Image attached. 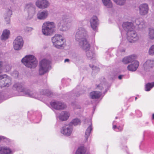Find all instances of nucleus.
<instances>
[{"label": "nucleus", "mask_w": 154, "mask_h": 154, "mask_svg": "<svg viewBox=\"0 0 154 154\" xmlns=\"http://www.w3.org/2000/svg\"><path fill=\"white\" fill-rule=\"evenodd\" d=\"M36 8L35 5L32 3L26 4L24 10L27 14L26 18L27 20L31 19L35 13Z\"/></svg>", "instance_id": "obj_9"}, {"label": "nucleus", "mask_w": 154, "mask_h": 154, "mask_svg": "<svg viewBox=\"0 0 154 154\" xmlns=\"http://www.w3.org/2000/svg\"><path fill=\"white\" fill-rule=\"evenodd\" d=\"M154 64V62L153 60L148 59L144 63L143 65V67L144 70H148L153 66Z\"/></svg>", "instance_id": "obj_19"}, {"label": "nucleus", "mask_w": 154, "mask_h": 154, "mask_svg": "<svg viewBox=\"0 0 154 154\" xmlns=\"http://www.w3.org/2000/svg\"><path fill=\"white\" fill-rule=\"evenodd\" d=\"M11 66L7 63V66H6V68H4V72H7L11 70Z\"/></svg>", "instance_id": "obj_37"}, {"label": "nucleus", "mask_w": 154, "mask_h": 154, "mask_svg": "<svg viewBox=\"0 0 154 154\" xmlns=\"http://www.w3.org/2000/svg\"><path fill=\"white\" fill-rule=\"evenodd\" d=\"M10 33V31L9 30L7 29L4 30L1 37V40L5 41L7 39L9 38Z\"/></svg>", "instance_id": "obj_24"}, {"label": "nucleus", "mask_w": 154, "mask_h": 154, "mask_svg": "<svg viewBox=\"0 0 154 154\" xmlns=\"http://www.w3.org/2000/svg\"><path fill=\"white\" fill-rule=\"evenodd\" d=\"M49 2L47 0H37L35 2V5L39 8L45 9L49 5Z\"/></svg>", "instance_id": "obj_15"}, {"label": "nucleus", "mask_w": 154, "mask_h": 154, "mask_svg": "<svg viewBox=\"0 0 154 154\" xmlns=\"http://www.w3.org/2000/svg\"><path fill=\"white\" fill-rule=\"evenodd\" d=\"M24 42L22 38L20 36L16 37L13 42V46L14 50L19 51L22 48Z\"/></svg>", "instance_id": "obj_10"}, {"label": "nucleus", "mask_w": 154, "mask_h": 154, "mask_svg": "<svg viewBox=\"0 0 154 154\" xmlns=\"http://www.w3.org/2000/svg\"><path fill=\"white\" fill-rule=\"evenodd\" d=\"M48 14V12L47 11H39L37 15V18L39 20H44L47 17Z\"/></svg>", "instance_id": "obj_22"}, {"label": "nucleus", "mask_w": 154, "mask_h": 154, "mask_svg": "<svg viewBox=\"0 0 154 154\" xmlns=\"http://www.w3.org/2000/svg\"><path fill=\"white\" fill-rule=\"evenodd\" d=\"M103 86H102V85L101 84H100L99 85H98L97 87V89H100L101 90L102 89H103Z\"/></svg>", "instance_id": "obj_46"}, {"label": "nucleus", "mask_w": 154, "mask_h": 154, "mask_svg": "<svg viewBox=\"0 0 154 154\" xmlns=\"http://www.w3.org/2000/svg\"><path fill=\"white\" fill-rule=\"evenodd\" d=\"M138 21H139L138 19H136L135 20V22L136 24L138 25L139 28H141V27L140 26L141 25V23H138L137 22H138Z\"/></svg>", "instance_id": "obj_48"}, {"label": "nucleus", "mask_w": 154, "mask_h": 154, "mask_svg": "<svg viewBox=\"0 0 154 154\" xmlns=\"http://www.w3.org/2000/svg\"><path fill=\"white\" fill-rule=\"evenodd\" d=\"M80 121L78 119H73L72 121L69 124H70L71 125H74L76 126L80 124Z\"/></svg>", "instance_id": "obj_34"}, {"label": "nucleus", "mask_w": 154, "mask_h": 154, "mask_svg": "<svg viewBox=\"0 0 154 154\" xmlns=\"http://www.w3.org/2000/svg\"><path fill=\"white\" fill-rule=\"evenodd\" d=\"M4 17L6 24H9L10 23L11 17L4 16Z\"/></svg>", "instance_id": "obj_41"}, {"label": "nucleus", "mask_w": 154, "mask_h": 154, "mask_svg": "<svg viewBox=\"0 0 154 154\" xmlns=\"http://www.w3.org/2000/svg\"><path fill=\"white\" fill-rule=\"evenodd\" d=\"M27 29L28 31H31L32 30V28L31 27H27Z\"/></svg>", "instance_id": "obj_50"}, {"label": "nucleus", "mask_w": 154, "mask_h": 154, "mask_svg": "<svg viewBox=\"0 0 154 154\" xmlns=\"http://www.w3.org/2000/svg\"><path fill=\"white\" fill-rule=\"evenodd\" d=\"M113 1H114L115 0H113Z\"/></svg>", "instance_id": "obj_61"}, {"label": "nucleus", "mask_w": 154, "mask_h": 154, "mask_svg": "<svg viewBox=\"0 0 154 154\" xmlns=\"http://www.w3.org/2000/svg\"><path fill=\"white\" fill-rule=\"evenodd\" d=\"M12 76L15 78H17L18 77L19 73L18 71H14L12 73Z\"/></svg>", "instance_id": "obj_45"}, {"label": "nucleus", "mask_w": 154, "mask_h": 154, "mask_svg": "<svg viewBox=\"0 0 154 154\" xmlns=\"http://www.w3.org/2000/svg\"><path fill=\"white\" fill-rule=\"evenodd\" d=\"M0 98H1V95Z\"/></svg>", "instance_id": "obj_59"}, {"label": "nucleus", "mask_w": 154, "mask_h": 154, "mask_svg": "<svg viewBox=\"0 0 154 154\" xmlns=\"http://www.w3.org/2000/svg\"><path fill=\"white\" fill-rule=\"evenodd\" d=\"M56 26L53 22L46 21L44 22L42 26V32L45 36H50L54 32Z\"/></svg>", "instance_id": "obj_2"}, {"label": "nucleus", "mask_w": 154, "mask_h": 154, "mask_svg": "<svg viewBox=\"0 0 154 154\" xmlns=\"http://www.w3.org/2000/svg\"><path fill=\"white\" fill-rule=\"evenodd\" d=\"M127 39L131 43H134L139 39L137 33L134 30L129 31L127 33Z\"/></svg>", "instance_id": "obj_13"}, {"label": "nucleus", "mask_w": 154, "mask_h": 154, "mask_svg": "<svg viewBox=\"0 0 154 154\" xmlns=\"http://www.w3.org/2000/svg\"><path fill=\"white\" fill-rule=\"evenodd\" d=\"M89 66L90 67L92 68L93 72H97L100 70V69L98 67L95 66L94 65H91L90 64H89Z\"/></svg>", "instance_id": "obj_36"}, {"label": "nucleus", "mask_w": 154, "mask_h": 154, "mask_svg": "<svg viewBox=\"0 0 154 154\" xmlns=\"http://www.w3.org/2000/svg\"><path fill=\"white\" fill-rule=\"evenodd\" d=\"M21 62L26 67L30 68H35L38 63L35 57L31 55L25 56L22 59Z\"/></svg>", "instance_id": "obj_3"}, {"label": "nucleus", "mask_w": 154, "mask_h": 154, "mask_svg": "<svg viewBox=\"0 0 154 154\" xmlns=\"http://www.w3.org/2000/svg\"><path fill=\"white\" fill-rule=\"evenodd\" d=\"M139 65V62L135 60L133 61L131 63V64L128 66L127 69L130 71H135L137 69Z\"/></svg>", "instance_id": "obj_18"}, {"label": "nucleus", "mask_w": 154, "mask_h": 154, "mask_svg": "<svg viewBox=\"0 0 154 154\" xmlns=\"http://www.w3.org/2000/svg\"><path fill=\"white\" fill-rule=\"evenodd\" d=\"M69 59H66L65 60H64V62H69Z\"/></svg>", "instance_id": "obj_54"}, {"label": "nucleus", "mask_w": 154, "mask_h": 154, "mask_svg": "<svg viewBox=\"0 0 154 154\" xmlns=\"http://www.w3.org/2000/svg\"><path fill=\"white\" fill-rule=\"evenodd\" d=\"M152 116L153 118L154 119V114H152Z\"/></svg>", "instance_id": "obj_55"}, {"label": "nucleus", "mask_w": 154, "mask_h": 154, "mask_svg": "<svg viewBox=\"0 0 154 154\" xmlns=\"http://www.w3.org/2000/svg\"><path fill=\"white\" fill-rule=\"evenodd\" d=\"M123 76V75H120L118 76V78L119 79H122V77Z\"/></svg>", "instance_id": "obj_52"}, {"label": "nucleus", "mask_w": 154, "mask_h": 154, "mask_svg": "<svg viewBox=\"0 0 154 154\" xmlns=\"http://www.w3.org/2000/svg\"><path fill=\"white\" fill-rule=\"evenodd\" d=\"M154 86V82L152 83H148L145 85V90L146 91H149Z\"/></svg>", "instance_id": "obj_33"}, {"label": "nucleus", "mask_w": 154, "mask_h": 154, "mask_svg": "<svg viewBox=\"0 0 154 154\" xmlns=\"http://www.w3.org/2000/svg\"><path fill=\"white\" fill-rule=\"evenodd\" d=\"M73 127L70 124H68L63 126L60 130L61 133L63 135L66 136H70L73 131Z\"/></svg>", "instance_id": "obj_12"}, {"label": "nucleus", "mask_w": 154, "mask_h": 154, "mask_svg": "<svg viewBox=\"0 0 154 154\" xmlns=\"http://www.w3.org/2000/svg\"><path fill=\"white\" fill-rule=\"evenodd\" d=\"M136 59V57L135 55H131L124 57L122 60V62L124 64H128L131 63Z\"/></svg>", "instance_id": "obj_21"}, {"label": "nucleus", "mask_w": 154, "mask_h": 154, "mask_svg": "<svg viewBox=\"0 0 154 154\" xmlns=\"http://www.w3.org/2000/svg\"><path fill=\"white\" fill-rule=\"evenodd\" d=\"M70 17L69 16L64 15L62 17V19L57 24L60 31H66L69 29V26L68 23Z\"/></svg>", "instance_id": "obj_8"}, {"label": "nucleus", "mask_w": 154, "mask_h": 154, "mask_svg": "<svg viewBox=\"0 0 154 154\" xmlns=\"http://www.w3.org/2000/svg\"><path fill=\"white\" fill-rule=\"evenodd\" d=\"M104 5L107 8H110L112 7V4L110 0H102Z\"/></svg>", "instance_id": "obj_29"}, {"label": "nucleus", "mask_w": 154, "mask_h": 154, "mask_svg": "<svg viewBox=\"0 0 154 154\" xmlns=\"http://www.w3.org/2000/svg\"><path fill=\"white\" fill-rule=\"evenodd\" d=\"M16 0H10L9 3L7 4L8 5H11V6H13L16 3Z\"/></svg>", "instance_id": "obj_43"}, {"label": "nucleus", "mask_w": 154, "mask_h": 154, "mask_svg": "<svg viewBox=\"0 0 154 154\" xmlns=\"http://www.w3.org/2000/svg\"><path fill=\"white\" fill-rule=\"evenodd\" d=\"M13 151L7 147L1 148V154H12Z\"/></svg>", "instance_id": "obj_28"}, {"label": "nucleus", "mask_w": 154, "mask_h": 154, "mask_svg": "<svg viewBox=\"0 0 154 154\" xmlns=\"http://www.w3.org/2000/svg\"><path fill=\"white\" fill-rule=\"evenodd\" d=\"M114 1L117 5H122L124 4L125 2V0H115Z\"/></svg>", "instance_id": "obj_38"}, {"label": "nucleus", "mask_w": 154, "mask_h": 154, "mask_svg": "<svg viewBox=\"0 0 154 154\" xmlns=\"http://www.w3.org/2000/svg\"><path fill=\"white\" fill-rule=\"evenodd\" d=\"M117 117H116V119H117Z\"/></svg>", "instance_id": "obj_58"}, {"label": "nucleus", "mask_w": 154, "mask_h": 154, "mask_svg": "<svg viewBox=\"0 0 154 154\" xmlns=\"http://www.w3.org/2000/svg\"><path fill=\"white\" fill-rule=\"evenodd\" d=\"M7 62L6 61H1V72H4V68H6V66H7Z\"/></svg>", "instance_id": "obj_35"}, {"label": "nucleus", "mask_w": 154, "mask_h": 154, "mask_svg": "<svg viewBox=\"0 0 154 154\" xmlns=\"http://www.w3.org/2000/svg\"><path fill=\"white\" fill-rule=\"evenodd\" d=\"M89 126L87 128L85 132V136L86 140H88V137L90 136V134L92 130V123L90 120V122H89Z\"/></svg>", "instance_id": "obj_27"}, {"label": "nucleus", "mask_w": 154, "mask_h": 154, "mask_svg": "<svg viewBox=\"0 0 154 154\" xmlns=\"http://www.w3.org/2000/svg\"><path fill=\"white\" fill-rule=\"evenodd\" d=\"M41 94L47 95L48 97H51L52 94L51 91L47 89H43L41 91Z\"/></svg>", "instance_id": "obj_31"}, {"label": "nucleus", "mask_w": 154, "mask_h": 154, "mask_svg": "<svg viewBox=\"0 0 154 154\" xmlns=\"http://www.w3.org/2000/svg\"><path fill=\"white\" fill-rule=\"evenodd\" d=\"M90 22L91 26L93 29L96 30L99 24V20L97 16H93L90 19Z\"/></svg>", "instance_id": "obj_16"}, {"label": "nucleus", "mask_w": 154, "mask_h": 154, "mask_svg": "<svg viewBox=\"0 0 154 154\" xmlns=\"http://www.w3.org/2000/svg\"><path fill=\"white\" fill-rule=\"evenodd\" d=\"M53 45L55 48L60 49L62 48L66 42L64 38L60 34H56L51 38Z\"/></svg>", "instance_id": "obj_7"}, {"label": "nucleus", "mask_w": 154, "mask_h": 154, "mask_svg": "<svg viewBox=\"0 0 154 154\" xmlns=\"http://www.w3.org/2000/svg\"><path fill=\"white\" fill-rule=\"evenodd\" d=\"M122 27L127 32L133 30L134 28L133 24L129 22H124L122 24Z\"/></svg>", "instance_id": "obj_20"}, {"label": "nucleus", "mask_w": 154, "mask_h": 154, "mask_svg": "<svg viewBox=\"0 0 154 154\" xmlns=\"http://www.w3.org/2000/svg\"><path fill=\"white\" fill-rule=\"evenodd\" d=\"M13 88L19 92V95L26 96L27 97L39 99L40 95L35 92L30 91L29 90L23 87V85L20 83L15 84L13 86Z\"/></svg>", "instance_id": "obj_1"}, {"label": "nucleus", "mask_w": 154, "mask_h": 154, "mask_svg": "<svg viewBox=\"0 0 154 154\" xmlns=\"http://www.w3.org/2000/svg\"><path fill=\"white\" fill-rule=\"evenodd\" d=\"M137 99V97H135V100H136Z\"/></svg>", "instance_id": "obj_57"}, {"label": "nucleus", "mask_w": 154, "mask_h": 154, "mask_svg": "<svg viewBox=\"0 0 154 154\" xmlns=\"http://www.w3.org/2000/svg\"><path fill=\"white\" fill-rule=\"evenodd\" d=\"M50 61L44 59L39 63L38 70L39 74L40 75H43L48 72L51 68Z\"/></svg>", "instance_id": "obj_5"}, {"label": "nucleus", "mask_w": 154, "mask_h": 154, "mask_svg": "<svg viewBox=\"0 0 154 154\" xmlns=\"http://www.w3.org/2000/svg\"><path fill=\"white\" fill-rule=\"evenodd\" d=\"M79 95H76V96H79Z\"/></svg>", "instance_id": "obj_56"}, {"label": "nucleus", "mask_w": 154, "mask_h": 154, "mask_svg": "<svg viewBox=\"0 0 154 154\" xmlns=\"http://www.w3.org/2000/svg\"><path fill=\"white\" fill-rule=\"evenodd\" d=\"M51 106L57 110H60L66 108V106L60 101H55L50 103Z\"/></svg>", "instance_id": "obj_14"}, {"label": "nucleus", "mask_w": 154, "mask_h": 154, "mask_svg": "<svg viewBox=\"0 0 154 154\" xmlns=\"http://www.w3.org/2000/svg\"><path fill=\"white\" fill-rule=\"evenodd\" d=\"M114 122H113V124L114 123Z\"/></svg>", "instance_id": "obj_60"}, {"label": "nucleus", "mask_w": 154, "mask_h": 154, "mask_svg": "<svg viewBox=\"0 0 154 154\" xmlns=\"http://www.w3.org/2000/svg\"><path fill=\"white\" fill-rule=\"evenodd\" d=\"M73 60L75 61L79 60L81 59V57L79 55H75L73 56Z\"/></svg>", "instance_id": "obj_40"}, {"label": "nucleus", "mask_w": 154, "mask_h": 154, "mask_svg": "<svg viewBox=\"0 0 154 154\" xmlns=\"http://www.w3.org/2000/svg\"><path fill=\"white\" fill-rule=\"evenodd\" d=\"M125 52V49L124 48H122L121 49H119L118 52V53L119 55H122L124 54Z\"/></svg>", "instance_id": "obj_44"}, {"label": "nucleus", "mask_w": 154, "mask_h": 154, "mask_svg": "<svg viewBox=\"0 0 154 154\" xmlns=\"http://www.w3.org/2000/svg\"><path fill=\"white\" fill-rule=\"evenodd\" d=\"M113 129L115 130L116 129H117V126L116 125H113Z\"/></svg>", "instance_id": "obj_53"}, {"label": "nucleus", "mask_w": 154, "mask_h": 154, "mask_svg": "<svg viewBox=\"0 0 154 154\" xmlns=\"http://www.w3.org/2000/svg\"><path fill=\"white\" fill-rule=\"evenodd\" d=\"M11 5H7L5 9V11L4 13V16L11 17L12 14V11Z\"/></svg>", "instance_id": "obj_25"}, {"label": "nucleus", "mask_w": 154, "mask_h": 154, "mask_svg": "<svg viewBox=\"0 0 154 154\" xmlns=\"http://www.w3.org/2000/svg\"><path fill=\"white\" fill-rule=\"evenodd\" d=\"M0 139L1 142V141H4L6 143H8V142H9L10 141L9 139L3 136H1Z\"/></svg>", "instance_id": "obj_42"}, {"label": "nucleus", "mask_w": 154, "mask_h": 154, "mask_svg": "<svg viewBox=\"0 0 154 154\" xmlns=\"http://www.w3.org/2000/svg\"><path fill=\"white\" fill-rule=\"evenodd\" d=\"M1 87H8L12 84L11 78L6 75H1Z\"/></svg>", "instance_id": "obj_11"}, {"label": "nucleus", "mask_w": 154, "mask_h": 154, "mask_svg": "<svg viewBox=\"0 0 154 154\" xmlns=\"http://www.w3.org/2000/svg\"><path fill=\"white\" fill-rule=\"evenodd\" d=\"M85 148L84 146H81L78 148L75 154H85Z\"/></svg>", "instance_id": "obj_30"}, {"label": "nucleus", "mask_w": 154, "mask_h": 154, "mask_svg": "<svg viewBox=\"0 0 154 154\" xmlns=\"http://www.w3.org/2000/svg\"><path fill=\"white\" fill-rule=\"evenodd\" d=\"M122 128L121 127H120L119 126L117 128V129L118 130H116V131H121L122 130Z\"/></svg>", "instance_id": "obj_49"}, {"label": "nucleus", "mask_w": 154, "mask_h": 154, "mask_svg": "<svg viewBox=\"0 0 154 154\" xmlns=\"http://www.w3.org/2000/svg\"><path fill=\"white\" fill-rule=\"evenodd\" d=\"M69 115L70 114L68 112L63 111L60 113L59 118L62 121H65L68 119Z\"/></svg>", "instance_id": "obj_23"}, {"label": "nucleus", "mask_w": 154, "mask_h": 154, "mask_svg": "<svg viewBox=\"0 0 154 154\" xmlns=\"http://www.w3.org/2000/svg\"><path fill=\"white\" fill-rule=\"evenodd\" d=\"M74 107L75 109H80V106L77 105V107Z\"/></svg>", "instance_id": "obj_51"}, {"label": "nucleus", "mask_w": 154, "mask_h": 154, "mask_svg": "<svg viewBox=\"0 0 154 154\" xmlns=\"http://www.w3.org/2000/svg\"><path fill=\"white\" fill-rule=\"evenodd\" d=\"M102 94L101 92L94 91L90 93V97L91 98L97 99L99 98Z\"/></svg>", "instance_id": "obj_26"}, {"label": "nucleus", "mask_w": 154, "mask_h": 154, "mask_svg": "<svg viewBox=\"0 0 154 154\" xmlns=\"http://www.w3.org/2000/svg\"><path fill=\"white\" fill-rule=\"evenodd\" d=\"M149 54L150 55H154V45H152L149 50Z\"/></svg>", "instance_id": "obj_39"}, {"label": "nucleus", "mask_w": 154, "mask_h": 154, "mask_svg": "<svg viewBox=\"0 0 154 154\" xmlns=\"http://www.w3.org/2000/svg\"><path fill=\"white\" fill-rule=\"evenodd\" d=\"M116 73H112V75H110V77L111 78V79L112 80H113V79H114V78H115V77L116 76Z\"/></svg>", "instance_id": "obj_47"}, {"label": "nucleus", "mask_w": 154, "mask_h": 154, "mask_svg": "<svg viewBox=\"0 0 154 154\" xmlns=\"http://www.w3.org/2000/svg\"><path fill=\"white\" fill-rule=\"evenodd\" d=\"M79 46L86 52V56L89 59H91L94 57V52L90 50V45L88 41L85 40L79 43Z\"/></svg>", "instance_id": "obj_6"}, {"label": "nucleus", "mask_w": 154, "mask_h": 154, "mask_svg": "<svg viewBox=\"0 0 154 154\" xmlns=\"http://www.w3.org/2000/svg\"><path fill=\"white\" fill-rule=\"evenodd\" d=\"M139 13L142 15L146 14L148 12L149 8L148 5L146 4L140 5L139 7Z\"/></svg>", "instance_id": "obj_17"}, {"label": "nucleus", "mask_w": 154, "mask_h": 154, "mask_svg": "<svg viewBox=\"0 0 154 154\" xmlns=\"http://www.w3.org/2000/svg\"><path fill=\"white\" fill-rule=\"evenodd\" d=\"M88 37L87 32L85 29L83 27H79L75 35V40L79 42V45L81 42L84 40L88 41L87 38Z\"/></svg>", "instance_id": "obj_4"}, {"label": "nucleus", "mask_w": 154, "mask_h": 154, "mask_svg": "<svg viewBox=\"0 0 154 154\" xmlns=\"http://www.w3.org/2000/svg\"><path fill=\"white\" fill-rule=\"evenodd\" d=\"M148 37L151 40L154 39V29L149 28V29Z\"/></svg>", "instance_id": "obj_32"}]
</instances>
